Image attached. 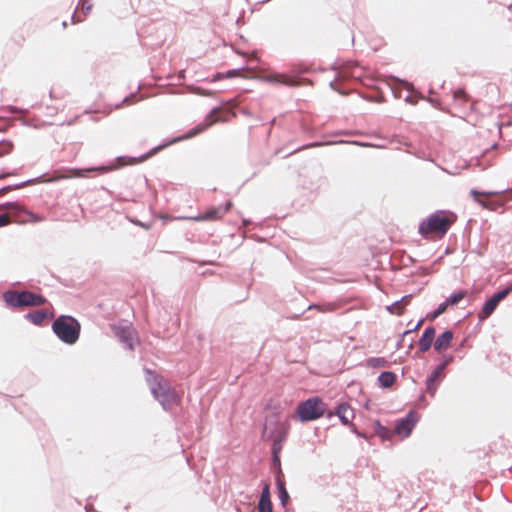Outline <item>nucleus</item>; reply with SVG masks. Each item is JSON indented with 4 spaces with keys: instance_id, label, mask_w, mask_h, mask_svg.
<instances>
[{
    "instance_id": "1",
    "label": "nucleus",
    "mask_w": 512,
    "mask_h": 512,
    "mask_svg": "<svg viewBox=\"0 0 512 512\" xmlns=\"http://www.w3.org/2000/svg\"><path fill=\"white\" fill-rule=\"evenodd\" d=\"M457 220L455 213L446 210H439L419 224V233L426 239L431 237L442 238Z\"/></svg>"
},
{
    "instance_id": "2",
    "label": "nucleus",
    "mask_w": 512,
    "mask_h": 512,
    "mask_svg": "<svg viewBox=\"0 0 512 512\" xmlns=\"http://www.w3.org/2000/svg\"><path fill=\"white\" fill-rule=\"evenodd\" d=\"M52 329L61 341L72 345L79 339L81 325L74 317L61 315L53 322Z\"/></svg>"
},
{
    "instance_id": "3",
    "label": "nucleus",
    "mask_w": 512,
    "mask_h": 512,
    "mask_svg": "<svg viewBox=\"0 0 512 512\" xmlns=\"http://www.w3.org/2000/svg\"><path fill=\"white\" fill-rule=\"evenodd\" d=\"M116 168L117 167L114 165L99 166V167H93V168H87V169L63 168V169L55 170L49 179L37 178L34 180H29L28 184H36V183H42V182H56V181H60L63 179H69V178H83V177H86L87 172L97 171L100 173H107V172L115 170Z\"/></svg>"
},
{
    "instance_id": "4",
    "label": "nucleus",
    "mask_w": 512,
    "mask_h": 512,
    "mask_svg": "<svg viewBox=\"0 0 512 512\" xmlns=\"http://www.w3.org/2000/svg\"><path fill=\"white\" fill-rule=\"evenodd\" d=\"M5 301L13 307H36L46 303V298L30 291H11L4 294Z\"/></svg>"
},
{
    "instance_id": "5",
    "label": "nucleus",
    "mask_w": 512,
    "mask_h": 512,
    "mask_svg": "<svg viewBox=\"0 0 512 512\" xmlns=\"http://www.w3.org/2000/svg\"><path fill=\"white\" fill-rule=\"evenodd\" d=\"M325 405L318 397L310 398L297 407L296 414L302 422L312 421L323 416Z\"/></svg>"
},
{
    "instance_id": "6",
    "label": "nucleus",
    "mask_w": 512,
    "mask_h": 512,
    "mask_svg": "<svg viewBox=\"0 0 512 512\" xmlns=\"http://www.w3.org/2000/svg\"><path fill=\"white\" fill-rule=\"evenodd\" d=\"M236 117L235 112H233L228 107H217L214 108L205 118L204 123L198 125L196 128H194L189 136H194L200 132H203L208 127L216 124V123H225L230 122L232 119Z\"/></svg>"
},
{
    "instance_id": "7",
    "label": "nucleus",
    "mask_w": 512,
    "mask_h": 512,
    "mask_svg": "<svg viewBox=\"0 0 512 512\" xmlns=\"http://www.w3.org/2000/svg\"><path fill=\"white\" fill-rule=\"evenodd\" d=\"M153 395L160 401L165 409H169L180 402V397L174 389H171L167 383L160 378L152 387Z\"/></svg>"
},
{
    "instance_id": "8",
    "label": "nucleus",
    "mask_w": 512,
    "mask_h": 512,
    "mask_svg": "<svg viewBox=\"0 0 512 512\" xmlns=\"http://www.w3.org/2000/svg\"><path fill=\"white\" fill-rule=\"evenodd\" d=\"M416 422L417 418L414 412H409L406 417L398 421L397 425L395 426L394 433L401 439H404L411 434Z\"/></svg>"
},
{
    "instance_id": "9",
    "label": "nucleus",
    "mask_w": 512,
    "mask_h": 512,
    "mask_svg": "<svg viewBox=\"0 0 512 512\" xmlns=\"http://www.w3.org/2000/svg\"><path fill=\"white\" fill-rule=\"evenodd\" d=\"M232 207V202L228 201L223 206L211 207L202 215L194 218L196 221H217L224 217Z\"/></svg>"
},
{
    "instance_id": "10",
    "label": "nucleus",
    "mask_w": 512,
    "mask_h": 512,
    "mask_svg": "<svg viewBox=\"0 0 512 512\" xmlns=\"http://www.w3.org/2000/svg\"><path fill=\"white\" fill-rule=\"evenodd\" d=\"M448 360L439 365L426 381V391L432 396L435 394L439 381L444 377V369L448 364Z\"/></svg>"
},
{
    "instance_id": "11",
    "label": "nucleus",
    "mask_w": 512,
    "mask_h": 512,
    "mask_svg": "<svg viewBox=\"0 0 512 512\" xmlns=\"http://www.w3.org/2000/svg\"><path fill=\"white\" fill-rule=\"evenodd\" d=\"M263 80L268 83H276L283 84L286 86H298L300 83L296 81L294 78L290 77L287 74L281 73H270L263 76Z\"/></svg>"
},
{
    "instance_id": "12",
    "label": "nucleus",
    "mask_w": 512,
    "mask_h": 512,
    "mask_svg": "<svg viewBox=\"0 0 512 512\" xmlns=\"http://www.w3.org/2000/svg\"><path fill=\"white\" fill-rule=\"evenodd\" d=\"M435 337V328L427 327L419 340V349L421 352H426L430 349Z\"/></svg>"
},
{
    "instance_id": "13",
    "label": "nucleus",
    "mask_w": 512,
    "mask_h": 512,
    "mask_svg": "<svg viewBox=\"0 0 512 512\" xmlns=\"http://www.w3.org/2000/svg\"><path fill=\"white\" fill-rule=\"evenodd\" d=\"M336 415L344 425H349L354 418V411L348 404L342 403L337 407Z\"/></svg>"
},
{
    "instance_id": "14",
    "label": "nucleus",
    "mask_w": 512,
    "mask_h": 512,
    "mask_svg": "<svg viewBox=\"0 0 512 512\" xmlns=\"http://www.w3.org/2000/svg\"><path fill=\"white\" fill-rule=\"evenodd\" d=\"M453 339V333L451 331H445L442 333L434 342V348L438 352L447 350Z\"/></svg>"
},
{
    "instance_id": "15",
    "label": "nucleus",
    "mask_w": 512,
    "mask_h": 512,
    "mask_svg": "<svg viewBox=\"0 0 512 512\" xmlns=\"http://www.w3.org/2000/svg\"><path fill=\"white\" fill-rule=\"evenodd\" d=\"M496 194V192H480L475 189L470 191V195L472 196L473 200L480 204L484 209L485 204H487L489 199Z\"/></svg>"
},
{
    "instance_id": "16",
    "label": "nucleus",
    "mask_w": 512,
    "mask_h": 512,
    "mask_svg": "<svg viewBox=\"0 0 512 512\" xmlns=\"http://www.w3.org/2000/svg\"><path fill=\"white\" fill-rule=\"evenodd\" d=\"M397 376L391 371L382 372L378 377L379 385L383 388H390L396 382Z\"/></svg>"
},
{
    "instance_id": "17",
    "label": "nucleus",
    "mask_w": 512,
    "mask_h": 512,
    "mask_svg": "<svg viewBox=\"0 0 512 512\" xmlns=\"http://www.w3.org/2000/svg\"><path fill=\"white\" fill-rule=\"evenodd\" d=\"M47 317L48 312L46 310L33 311L26 315V318L35 325H41Z\"/></svg>"
},
{
    "instance_id": "18",
    "label": "nucleus",
    "mask_w": 512,
    "mask_h": 512,
    "mask_svg": "<svg viewBox=\"0 0 512 512\" xmlns=\"http://www.w3.org/2000/svg\"><path fill=\"white\" fill-rule=\"evenodd\" d=\"M411 296H404L400 301L395 302L391 308L390 312L396 315H402L404 312V308L406 305L410 303Z\"/></svg>"
},
{
    "instance_id": "19",
    "label": "nucleus",
    "mask_w": 512,
    "mask_h": 512,
    "mask_svg": "<svg viewBox=\"0 0 512 512\" xmlns=\"http://www.w3.org/2000/svg\"><path fill=\"white\" fill-rule=\"evenodd\" d=\"M152 154H153V152H150L149 154L143 155L140 158H130L128 160L126 159V157H118L117 162L119 163L120 166L134 165V164H138L140 162L147 160Z\"/></svg>"
},
{
    "instance_id": "20",
    "label": "nucleus",
    "mask_w": 512,
    "mask_h": 512,
    "mask_svg": "<svg viewBox=\"0 0 512 512\" xmlns=\"http://www.w3.org/2000/svg\"><path fill=\"white\" fill-rule=\"evenodd\" d=\"M289 428H290V424L288 421L279 423V432H278V435L274 439V445H276L277 443H280L281 441H283L286 438Z\"/></svg>"
},
{
    "instance_id": "21",
    "label": "nucleus",
    "mask_w": 512,
    "mask_h": 512,
    "mask_svg": "<svg viewBox=\"0 0 512 512\" xmlns=\"http://www.w3.org/2000/svg\"><path fill=\"white\" fill-rule=\"evenodd\" d=\"M366 365L372 368H383L388 365V361L384 357H371L366 360Z\"/></svg>"
},
{
    "instance_id": "22",
    "label": "nucleus",
    "mask_w": 512,
    "mask_h": 512,
    "mask_svg": "<svg viewBox=\"0 0 512 512\" xmlns=\"http://www.w3.org/2000/svg\"><path fill=\"white\" fill-rule=\"evenodd\" d=\"M133 331L131 329H123L119 334L120 339L128 346L129 349H133Z\"/></svg>"
},
{
    "instance_id": "23",
    "label": "nucleus",
    "mask_w": 512,
    "mask_h": 512,
    "mask_svg": "<svg viewBox=\"0 0 512 512\" xmlns=\"http://www.w3.org/2000/svg\"><path fill=\"white\" fill-rule=\"evenodd\" d=\"M376 433L382 440H390L392 435L395 434L394 430H390L380 424L377 426Z\"/></svg>"
},
{
    "instance_id": "24",
    "label": "nucleus",
    "mask_w": 512,
    "mask_h": 512,
    "mask_svg": "<svg viewBox=\"0 0 512 512\" xmlns=\"http://www.w3.org/2000/svg\"><path fill=\"white\" fill-rule=\"evenodd\" d=\"M466 296L465 291H459L451 295L445 303H448V306L457 305L464 297Z\"/></svg>"
},
{
    "instance_id": "25",
    "label": "nucleus",
    "mask_w": 512,
    "mask_h": 512,
    "mask_svg": "<svg viewBox=\"0 0 512 512\" xmlns=\"http://www.w3.org/2000/svg\"><path fill=\"white\" fill-rule=\"evenodd\" d=\"M447 307H448V303H442L438 306V308L430 315H428V318L430 320H435L438 316H440L441 314H443L446 310H447Z\"/></svg>"
},
{
    "instance_id": "26",
    "label": "nucleus",
    "mask_w": 512,
    "mask_h": 512,
    "mask_svg": "<svg viewBox=\"0 0 512 512\" xmlns=\"http://www.w3.org/2000/svg\"><path fill=\"white\" fill-rule=\"evenodd\" d=\"M258 510L259 512H272L271 500H259Z\"/></svg>"
},
{
    "instance_id": "27",
    "label": "nucleus",
    "mask_w": 512,
    "mask_h": 512,
    "mask_svg": "<svg viewBox=\"0 0 512 512\" xmlns=\"http://www.w3.org/2000/svg\"><path fill=\"white\" fill-rule=\"evenodd\" d=\"M453 97L455 100H459L462 103H465L468 101V95L463 89H458L453 93Z\"/></svg>"
},
{
    "instance_id": "28",
    "label": "nucleus",
    "mask_w": 512,
    "mask_h": 512,
    "mask_svg": "<svg viewBox=\"0 0 512 512\" xmlns=\"http://www.w3.org/2000/svg\"><path fill=\"white\" fill-rule=\"evenodd\" d=\"M499 206H501V203H498L494 200H491L489 199L488 203L485 204V209L487 210H491V211H494L496 210Z\"/></svg>"
},
{
    "instance_id": "29",
    "label": "nucleus",
    "mask_w": 512,
    "mask_h": 512,
    "mask_svg": "<svg viewBox=\"0 0 512 512\" xmlns=\"http://www.w3.org/2000/svg\"><path fill=\"white\" fill-rule=\"evenodd\" d=\"M3 207L11 212L23 211L21 207L16 203H7Z\"/></svg>"
},
{
    "instance_id": "30",
    "label": "nucleus",
    "mask_w": 512,
    "mask_h": 512,
    "mask_svg": "<svg viewBox=\"0 0 512 512\" xmlns=\"http://www.w3.org/2000/svg\"><path fill=\"white\" fill-rule=\"evenodd\" d=\"M260 500H270L269 486L266 485L261 493Z\"/></svg>"
},
{
    "instance_id": "31",
    "label": "nucleus",
    "mask_w": 512,
    "mask_h": 512,
    "mask_svg": "<svg viewBox=\"0 0 512 512\" xmlns=\"http://www.w3.org/2000/svg\"><path fill=\"white\" fill-rule=\"evenodd\" d=\"M29 216L30 222H41L43 218L31 212H25Z\"/></svg>"
},
{
    "instance_id": "32",
    "label": "nucleus",
    "mask_w": 512,
    "mask_h": 512,
    "mask_svg": "<svg viewBox=\"0 0 512 512\" xmlns=\"http://www.w3.org/2000/svg\"><path fill=\"white\" fill-rule=\"evenodd\" d=\"M10 223V217L7 214L0 215V227L8 225Z\"/></svg>"
},
{
    "instance_id": "33",
    "label": "nucleus",
    "mask_w": 512,
    "mask_h": 512,
    "mask_svg": "<svg viewBox=\"0 0 512 512\" xmlns=\"http://www.w3.org/2000/svg\"><path fill=\"white\" fill-rule=\"evenodd\" d=\"M280 492H281V500H282V503L284 504L285 500L288 498V494L283 485H281V487H280Z\"/></svg>"
},
{
    "instance_id": "34",
    "label": "nucleus",
    "mask_w": 512,
    "mask_h": 512,
    "mask_svg": "<svg viewBox=\"0 0 512 512\" xmlns=\"http://www.w3.org/2000/svg\"><path fill=\"white\" fill-rule=\"evenodd\" d=\"M13 188L11 186H6L4 188L0 189V196L4 195L5 193L11 191Z\"/></svg>"
},
{
    "instance_id": "35",
    "label": "nucleus",
    "mask_w": 512,
    "mask_h": 512,
    "mask_svg": "<svg viewBox=\"0 0 512 512\" xmlns=\"http://www.w3.org/2000/svg\"><path fill=\"white\" fill-rule=\"evenodd\" d=\"M240 72L238 70H232L227 73L228 77L240 76Z\"/></svg>"
},
{
    "instance_id": "36",
    "label": "nucleus",
    "mask_w": 512,
    "mask_h": 512,
    "mask_svg": "<svg viewBox=\"0 0 512 512\" xmlns=\"http://www.w3.org/2000/svg\"><path fill=\"white\" fill-rule=\"evenodd\" d=\"M133 222H134L136 225H138V226H140V227H142V228H145V229H149V228H150V226H149V225H146V224H144V223H142V222H140V221H133Z\"/></svg>"
},
{
    "instance_id": "37",
    "label": "nucleus",
    "mask_w": 512,
    "mask_h": 512,
    "mask_svg": "<svg viewBox=\"0 0 512 512\" xmlns=\"http://www.w3.org/2000/svg\"><path fill=\"white\" fill-rule=\"evenodd\" d=\"M11 175H14V174L13 173H1L0 174V180L6 178L8 176H11Z\"/></svg>"
},
{
    "instance_id": "38",
    "label": "nucleus",
    "mask_w": 512,
    "mask_h": 512,
    "mask_svg": "<svg viewBox=\"0 0 512 512\" xmlns=\"http://www.w3.org/2000/svg\"><path fill=\"white\" fill-rule=\"evenodd\" d=\"M423 323H424V319H421V320L417 323V325H416V327H415V330H418V329L423 325Z\"/></svg>"
},
{
    "instance_id": "39",
    "label": "nucleus",
    "mask_w": 512,
    "mask_h": 512,
    "mask_svg": "<svg viewBox=\"0 0 512 512\" xmlns=\"http://www.w3.org/2000/svg\"><path fill=\"white\" fill-rule=\"evenodd\" d=\"M320 144L319 143H313V144H309V145H306L303 147V149H306V148H309V147H316V146H319Z\"/></svg>"
},
{
    "instance_id": "40",
    "label": "nucleus",
    "mask_w": 512,
    "mask_h": 512,
    "mask_svg": "<svg viewBox=\"0 0 512 512\" xmlns=\"http://www.w3.org/2000/svg\"><path fill=\"white\" fill-rule=\"evenodd\" d=\"M82 9L85 10V11H89L91 9V6H85L83 4Z\"/></svg>"
},
{
    "instance_id": "41",
    "label": "nucleus",
    "mask_w": 512,
    "mask_h": 512,
    "mask_svg": "<svg viewBox=\"0 0 512 512\" xmlns=\"http://www.w3.org/2000/svg\"><path fill=\"white\" fill-rule=\"evenodd\" d=\"M327 310H333V306L329 305ZM322 311H326V309H323Z\"/></svg>"
},
{
    "instance_id": "42",
    "label": "nucleus",
    "mask_w": 512,
    "mask_h": 512,
    "mask_svg": "<svg viewBox=\"0 0 512 512\" xmlns=\"http://www.w3.org/2000/svg\"><path fill=\"white\" fill-rule=\"evenodd\" d=\"M510 110L512 111V104L510 105Z\"/></svg>"
}]
</instances>
